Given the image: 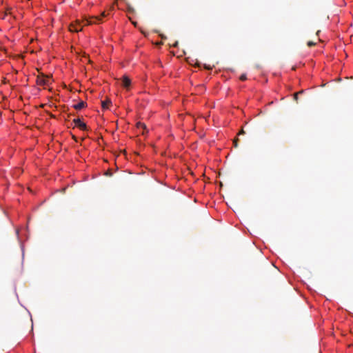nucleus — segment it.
Instances as JSON below:
<instances>
[{
    "label": "nucleus",
    "instance_id": "obj_8",
    "mask_svg": "<svg viewBox=\"0 0 353 353\" xmlns=\"http://www.w3.org/2000/svg\"><path fill=\"white\" fill-rule=\"evenodd\" d=\"M240 80L242 81H244L247 79V77H246V74H242L241 76H240Z\"/></svg>",
    "mask_w": 353,
    "mask_h": 353
},
{
    "label": "nucleus",
    "instance_id": "obj_5",
    "mask_svg": "<svg viewBox=\"0 0 353 353\" xmlns=\"http://www.w3.org/2000/svg\"><path fill=\"white\" fill-rule=\"evenodd\" d=\"M112 105V101L109 99H107L104 101H101V106L103 109H108L109 107Z\"/></svg>",
    "mask_w": 353,
    "mask_h": 353
},
{
    "label": "nucleus",
    "instance_id": "obj_3",
    "mask_svg": "<svg viewBox=\"0 0 353 353\" xmlns=\"http://www.w3.org/2000/svg\"><path fill=\"white\" fill-rule=\"evenodd\" d=\"M122 84L125 88L129 89L131 85L130 79L127 76H124L122 79Z\"/></svg>",
    "mask_w": 353,
    "mask_h": 353
},
{
    "label": "nucleus",
    "instance_id": "obj_11",
    "mask_svg": "<svg viewBox=\"0 0 353 353\" xmlns=\"http://www.w3.org/2000/svg\"><path fill=\"white\" fill-rule=\"evenodd\" d=\"M177 44H178V42L176 41V42L175 43V44H174V46H177Z\"/></svg>",
    "mask_w": 353,
    "mask_h": 353
},
{
    "label": "nucleus",
    "instance_id": "obj_2",
    "mask_svg": "<svg viewBox=\"0 0 353 353\" xmlns=\"http://www.w3.org/2000/svg\"><path fill=\"white\" fill-rule=\"evenodd\" d=\"M73 123L77 128L83 131H88V127L86 123L81 118H75L73 119Z\"/></svg>",
    "mask_w": 353,
    "mask_h": 353
},
{
    "label": "nucleus",
    "instance_id": "obj_6",
    "mask_svg": "<svg viewBox=\"0 0 353 353\" xmlns=\"http://www.w3.org/2000/svg\"><path fill=\"white\" fill-rule=\"evenodd\" d=\"M16 234H17V239L20 243V246H21V249L22 250V253L23 254V252H24V247H23V244L21 241V237H20V235H19V229L17 228L16 229Z\"/></svg>",
    "mask_w": 353,
    "mask_h": 353
},
{
    "label": "nucleus",
    "instance_id": "obj_1",
    "mask_svg": "<svg viewBox=\"0 0 353 353\" xmlns=\"http://www.w3.org/2000/svg\"><path fill=\"white\" fill-rule=\"evenodd\" d=\"M105 17V13H103L101 16H83L82 21L77 20L74 23H72L70 26L71 32H78L82 31L83 26H90L92 24H99L103 22V19Z\"/></svg>",
    "mask_w": 353,
    "mask_h": 353
},
{
    "label": "nucleus",
    "instance_id": "obj_10",
    "mask_svg": "<svg viewBox=\"0 0 353 353\" xmlns=\"http://www.w3.org/2000/svg\"><path fill=\"white\" fill-rule=\"evenodd\" d=\"M298 94H298V93H296V94H295L294 95V100H296V101H297V100H298Z\"/></svg>",
    "mask_w": 353,
    "mask_h": 353
},
{
    "label": "nucleus",
    "instance_id": "obj_4",
    "mask_svg": "<svg viewBox=\"0 0 353 353\" xmlns=\"http://www.w3.org/2000/svg\"><path fill=\"white\" fill-rule=\"evenodd\" d=\"M85 106H86V102H85V101H79L78 103H77L76 104H74V105H73V108H74L75 110H82V109H83Z\"/></svg>",
    "mask_w": 353,
    "mask_h": 353
},
{
    "label": "nucleus",
    "instance_id": "obj_9",
    "mask_svg": "<svg viewBox=\"0 0 353 353\" xmlns=\"http://www.w3.org/2000/svg\"><path fill=\"white\" fill-rule=\"evenodd\" d=\"M307 45H308L309 46H314V42H312V41H309V42L307 43Z\"/></svg>",
    "mask_w": 353,
    "mask_h": 353
},
{
    "label": "nucleus",
    "instance_id": "obj_7",
    "mask_svg": "<svg viewBox=\"0 0 353 353\" xmlns=\"http://www.w3.org/2000/svg\"><path fill=\"white\" fill-rule=\"evenodd\" d=\"M37 82L39 85H46L48 84V80L45 77L39 78Z\"/></svg>",
    "mask_w": 353,
    "mask_h": 353
}]
</instances>
